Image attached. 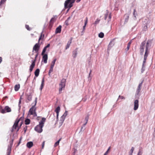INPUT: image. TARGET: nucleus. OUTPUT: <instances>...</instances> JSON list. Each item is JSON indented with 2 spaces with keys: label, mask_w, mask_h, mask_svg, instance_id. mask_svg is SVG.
Returning <instances> with one entry per match:
<instances>
[{
  "label": "nucleus",
  "mask_w": 155,
  "mask_h": 155,
  "mask_svg": "<svg viewBox=\"0 0 155 155\" xmlns=\"http://www.w3.org/2000/svg\"><path fill=\"white\" fill-rule=\"evenodd\" d=\"M60 110V107H57L55 110V111L57 114V120H58V116L59 115V113Z\"/></svg>",
  "instance_id": "14"
},
{
  "label": "nucleus",
  "mask_w": 155,
  "mask_h": 155,
  "mask_svg": "<svg viewBox=\"0 0 155 155\" xmlns=\"http://www.w3.org/2000/svg\"><path fill=\"white\" fill-rule=\"evenodd\" d=\"M0 111L1 113L5 114L11 112V109L8 106H6L4 108H3L2 107H0Z\"/></svg>",
  "instance_id": "5"
},
{
  "label": "nucleus",
  "mask_w": 155,
  "mask_h": 155,
  "mask_svg": "<svg viewBox=\"0 0 155 155\" xmlns=\"http://www.w3.org/2000/svg\"><path fill=\"white\" fill-rule=\"evenodd\" d=\"M39 42L35 44L33 48V50L35 51V52L37 53L39 48L40 45L39 43Z\"/></svg>",
  "instance_id": "9"
},
{
  "label": "nucleus",
  "mask_w": 155,
  "mask_h": 155,
  "mask_svg": "<svg viewBox=\"0 0 155 155\" xmlns=\"http://www.w3.org/2000/svg\"><path fill=\"white\" fill-rule=\"evenodd\" d=\"M150 46V41L148 40L146 44L145 41L142 42L141 43L140 47V54L143 55L145 51V52H146V53L148 54L149 52L148 48Z\"/></svg>",
  "instance_id": "1"
},
{
  "label": "nucleus",
  "mask_w": 155,
  "mask_h": 155,
  "mask_svg": "<svg viewBox=\"0 0 155 155\" xmlns=\"http://www.w3.org/2000/svg\"><path fill=\"white\" fill-rule=\"evenodd\" d=\"M20 143V142H19V143H18V144H19Z\"/></svg>",
  "instance_id": "61"
},
{
  "label": "nucleus",
  "mask_w": 155,
  "mask_h": 155,
  "mask_svg": "<svg viewBox=\"0 0 155 155\" xmlns=\"http://www.w3.org/2000/svg\"><path fill=\"white\" fill-rule=\"evenodd\" d=\"M146 53L147 52H146L145 53V54L144 55V60L143 61V67L144 66V64L146 62L147 57L148 55V54H147Z\"/></svg>",
  "instance_id": "17"
},
{
  "label": "nucleus",
  "mask_w": 155,
  "mask_h": 155,
  "mask_svg": "<svg viewBox=\"0 0 155 155\" xmlns=\"http://www.w3.org/2000/svg\"><path fill=\"white\" fill-rule=\"evenodd\" d=\"M1 4V1H0V4Z\"/></svg>",
  "instance_id": "62"
},
{
  "label": "nucleus",
  "mask_w": 155,
  "mask_h": 155,
  "mask_svg": "<svg viewBox=\"0 0 155 155\" xmlns=\"http://www.w3.org/2000/svg\"><path fill=\"white\" fill-rule=\"evenodd\" d=\"M78 49V48H76L72 52V56L74 58H75L77 57Z\"/></svg>",
  "instance_id": "13"
},
{
  "label": "nucleus",
  "mask_w": 155,
  "mask_h": 155,
  "mask_svg": "<svg viewBox=\"0 0 155 155\" xmlns=\"http://www.w3.org/2000/svg\"><path fill=\"white\" fill-rule=\"evenodd\" d=\"M67 114H68V112L67 111H66L64 113V114L62 115L63 116H64V117H66V116L67 115Z\"/></svg>",
  "instance_id": "40"
},
{
  "label": "nucleus",
  "mask_w": 155,
  "mask_h": 155,
  "mask_svg": "<svg viewBox=\"0 0 155 155\" xmlns=\"http://www.w3.org/2000/svg\"><path fill=\"white\" fill-rule=\"evenodd\" d=\"M56 61V58H55L51 62V66L54 67Z\"/></svg>",
  "instance_id": "27"
},
{
  "label": "nucleus",
  "mask_w": 155,
  "mask_h": 155,
  "mask_svg": "<svg viewBox=\"0 0 155 155\" xmlns=\"http://www.w3.org/2000/svg\"><path fill=\"white\" fill-rule=\"evenodd\" d=\"M107 16H108V13H107V14H106L105 15L104 19L105 20H106V19L107 18Z\"/></svg>",
  "instance_id": "42"
},
{
  "label": "nucleus",
  "mask_w": 155,
  "mask_h": 155,
  "mask_svg": "<svg viewBox=\"0 0 155 155\" xmlns=\"http://www.w3.org/2000/svg\"><path fill=\"white\" fill-rule=\"evenodd\" d=\"M66 80L63 79L61 81V83L60 84L59 91V92L61 91L62 90V88H64L65 86Z\"/></svg>",
  "instance_id": "7"
},
{
  "label": "nucleus",
  "mask_w": 155,
  "mask_h": 155,
  "mask_svg": "<svg viewBox=\"0 0 155 155\" xmlns=\"http://www.w3.org/2000/svg\"><path fill=\"white\" fill-rule=\"evenodd\" d=\"M25 27L28 30H31V29L29 28V26L28 25H25Z\"/></svg>",
  "instance_id": "39"
},
{
  "label": "nucleus",
  "mask_w": 155,
  "mask_h": 155,
  "mask_svg": "<svg viewBox=\"0 0 155 155\" xmlns=\"http://www.w3.org/2000/svg\"><path fill=\"white\" fill-rule=\"evenodd\" d=\"M75 0H67L64 3L65 8H70L73 6V4Z\"/></svg>",
  "instance_id": "6"
},
{
  "label": "nucleus",
  "mask_w": 155,
  "mask_h": 155,
  "mask_svg": "<svg viewBox=\"0 0 155 155\" xmlns=\"http://www.w3.org/2000/svg\"><path fill=\"white\" fill-rule=\"evenodd\" d=\"M33 145V143L32 142H29L27 144V146L29 148H31Z\"/></svg>",
  "instance_id": "20"
},
{
  "label": "nucleus",
  "mask_w": 155,
  "mask_h": 155,
  "mask_svg": "<svg viewBox=\"0 0 155 155\" xmlns=\"http://www.w3.org/2000/svg\"><path fill=\"white\" fill-rule=\"evenodd\" d=\"M44 85V79L43 78L41 81V83L40 87V90L41 91L43 89Z\"/></svg>",
  "instance_id": "21"
},
{
  "label": "nucleus",
  "mask_w": 155,
  "mask_h": 155,
  "mask_svg": "<svg viewBox=\"0 0 155 155\" xmlns=\"http://www.w3.org/2000/svg\"><path fill=\"white\" fill-rule=\"evenodd\" d=\"M87 21H88L87 18L86 17V18L85 20L84 21V25L83 26V31H84L85 29V27H86V25L87 24Z\"/></svg>",
  "instance_id": "18"
},
{
  "label": "nucleus",
  "mask_w": 155,
  "mask_h": 155,
  "mask_svg": "<svg viewBox=\"0 0 155 155\" xmlns=\"http://www.w3.org/2000/svg\"><path fill=\"white\" fill-rule=\"evenodd\" d=\"M13 141L14 139H12L9 142V144L8 146L7 152H11Z\"/></svg>",
  "instance_id": "10"
},
{
  "label": "nucleus",
  "mask_w": 155,
  "mask_h": 155,
  "mask_svg": "<svg viewBox=\"0 0 155 155\" xmlns=\"http://www.w3.org/2000/svg\"><path fill=\"white\" fill-rule=\"evenodd\" d=\"M131 41H130L127 44V45L129 46H130V45L131 44Z\"/></svg>",
  "instance_id": "51"
},
{
  "label": "nucleus",
  "mask_w": 155,
  "mask_h": 155,
  "mask_svg": "<svg viewBox=\"0 0 155 155\" xmlns=\"http://www.w3.org/2000/svg\"><path fill=\"white\" fill-rule=\"evenodd\" d=\"M137 155H141V154H137Z\"/></svg>",
  "instance_id": "60"
},
{
  "label": "nucleus",
  "mask_w": 155,
  "mask_h": 155,
  "mask_svg": "<svg viewBox=\"0 0 155 155\" xmlns=\"http://www.w3.org/2000/svg\"><path fill=\"white\" fill-rule=\"evenodd\" d=\"M143 83V81H142V82L138 85L135 94L136 96H139L140 95L141 88V87Z\"/></svg>",
  "instance_id": "8"
},
{
  "label": "nucleus",
  "mask_w": 155,
  "mask_h": 155,
  "mask_svg": "<svg viewBox=\"0 0 155 155\" xmlns=\"http://www.w3.org/2000/svg\"><path fill=\"white\" fill-rule=\"evenodd\" d=\"M91 71H92L91 70L90 71V73H89V76H90V75L91 74Z\"/></svg>",
  "instance_id": "56"
},
{
  "label": "nucleus",
  "mask_w": 155,
  "mask_h": 155,
  "mask_svg": "<svg viewBox=\"0 0 155 155\" xmlns=\"http://www.w3.org/2000/svg\"><path fill=\"white\" fill-rule=\"evenodd\" d=\"M136 12V10L135 9H134V13H133V15L135 17H136V16L135 15V12Z\"/></svg>",
  "instance_id": "48"
},
{
  "label": "nucleus",
  "mask_w": 155,
  "mask_h": 155,
  "mask_svg": "<svg viewBox=\"0 0 155 155\" xmlns=\"http://www.w3.org/2000/svg\"><path fill=\"white\" fill-rule=\"evenodd\" d=\"M139 101L137 100H136L134 102V110H137L139 107Z\"/></svg>",
  "instance_id": "11"
},
{
  "label": "nucleus",
  "mask_w": 155,
  "mask_h": 155,
  "mask_svg": "<svg viewBox=\"0 0 155 155\" xmlns=\"http://www.w3.org/2000/svg\"><path fill=\"white\" fill-rule=\"evenodd\" d=\"M35 65V61H33L31 65L30 66L29 70L30 72L32 71Z\"/></svg>",
  "instance_id": "16"
},
{
  "label": "nucleus",
  "mask_w": 155,
  "mask_h": 155,
  "mask_svg": "<svg viewBox=\"0 0 155 155\" xmlns=\"http://www.w3.org/2000/svg\"><path fill=\"white\" fill-rule=\"evenodd\" d=\"M142 151L141 150H139V151L138 152V153L137 154H141V155H142Z\"/></svg>",
  "instance_id": "46"
},
{
  "label": "nucleus",
  "mask_w": 155,
  "mask_h": 155,
  "mask_svg": "<svg viewBox=\"0 0 155 155\" xmlns=\"http://www.w3.org/2000/svg\"><path fill=\"white\" fill-rule=\"evenodd\" d=\"M110 147H109L108 149V150H107L104 153V155H107L108 154V152H109V150H110Z\"/></svg>",
  "instance_id": "36"
},
{
  "label": "nucleus",
  "mask_w": 155,
  "mask_h": 155,
  "mask_svg": "<svg viewBox=\"0 0 155 155\" xmlns=\"http://www.w3.org/2000/svg\"><path fill=\"white\" fill-rule=\"evenodd\" d=\"M20 120V119H17L15 120V121L14 124V125L12 126V128L11 130V132H13L16 129H17V131H18L19 130V129L20 128V127L22 124V123H23L22 122H21V123L20 124V126H18V123L19 122Z\"/></svg>",
  "instance_id": "3"
},
{
  "label": "nucleus",
  "mask_w": 155,
  "mask_h": 155,
  "mask_svg": "<svg viewBox=\"0 0 155 155\" xmlns=\"http://www.w3.org/2000/svg\"><path fill=\"white\" fill-rule=\"evenodd\" d=\"M130 46H129V45H127V50H128L129 49V48H130Z\"/></svg>",
  "instance_id": "53"
},
{
  "label": "nucleus",
  "mask_w": 155,
  "mask_h": 155,
  "mask_svg": "<svg viewBox=\"0 0 155 155\" xmlns=\"http://www.w3.org/2000/svg\"><path fill=\"white\" fill-rule=\"evenodd\" d=\"M131 41H130L127 44V45L129 46H130V45L131 44Z\"/></svg>",
  "instance_id": "52"
},
{
  "label": "nucleus",
  "mask_w": 155,
  "mask_h": 155,
  "mask_svg": "<svg viewBox=\"0 0 155 155\" xmlns=\"http://www.w3.org/2000/svg\"><path fill=\"white\" fill-rule=\"evenodd\" d=\"M50 46V44H48L45 47L47 49V48L49 47Z\"/></svg>",
  "instance_id": "50"
},
{
  "label": "nucleus",
  "mask_w": 155,
  "mask_h": 155,
  "mask_svg": "<svg viewBox=\"0 0 155 155\" xmlns=\"http://www.w3.org/2000/svg\"><path fill=\"white\" fill-rule=\"evenodd\" d=\"M37 98L36 97L35 99V104L34 105L32 106L29 110V113L33 115L34 117L37 116V115L35 112V106L36 105L37 102Z\"/></svg>",
  "instance_id": "4"
},
{
  "label": "nucleus",
  "mask_w": 155,
  "mask_h": 155,
  "mask_svg": "<svg viewBox=\"0 0 155 155\" xmlns=\"http://www.w3.org/2000/svg\"><path fill=\"white\" fill-rule=\"evenodd\" d=\"M43 55L42 61H43V62L45 63H46L47 62V61L48 58V55L45 54Z\"/></svg>",
  "instance_id": "12"
},
{
  "label": "nucleus",
  "mask_w": 155,
  "mask_h": 155,
  "mask_svg": "<svg viewBox=\"0 0 155 155\" xmlns=\"http://www.w3.org/2000/svg\"><path fill=\"white\" fill-rule=\"evenodd\" d=\"M127 15V17H126L125 20V22L127 23L128 21L129 18V16L128 15Z\"/></svg>",
  "instance_id": "33"
},
{
  "label": "nucleus",
  "mask_w": 155,
  "mask_h": 155,
  "mask_svg": "<svg viewBox=\"0 0 155 155\" xmlns=\"http://www.w3.org/2000/svg\"><path fill=\"white\" fill-rule=\"evenodd\" d=\"M38 56V53H37V54L36 55L35 57V59L33 61H35V62L36 61V58Z\"/></svg>",
  "instance_id": "44"
},
{
  "label": "nucleus",
  "mask_w": 155,
  "mask_h": 155,
  "mask_svg": "<svg viewBox=\"0 0 155 155\" xmlns=\"http://www.w3.org/2000/svg\"><path fill=\"white\" fill-rule=\"evenodd\" d=\"M46 120V119L42 118L41 120L39 122V124L37 125L35 128V130L38 133H40L42 131V127Z\"/></svg>",
  "instance_id": "2"
},
{
  "label": "nucleus",
  "mask_w": 155,
  "mask_h": 155,
  "mask_svg": "<svg viewBox=\"0 0 155 155\" xmlns=\"http://www.w3.org/2000/svg\"><path fill=\"white\" fill-rule=\"evenodd\" d=\"M40 70L39 69H37L35 72V75L36 77H37L39 74Z\"/></svg>",
  "instance_id": "23"
},
{
  "label": "nucleus",
  "mask_w": 155,
  "mask_h": 155,
  "mask_svg": "<svg viewBox=\"0 0 155 155\" xmlns=\"http://www.w3.org/2000/svg\"><path fill=\"white\" fill-rule=\"evenodd\" d=\"M20 87L19 84H16L15 86V91H18Z\"/></svg>",
  "instance_id": "24"
},
{
  "label": "nucleus",
  "mask_w": 155,
  "mask_h": 155,
  "mask_svg": "<svg viewBox=\"0 0 155 155\" xmlns=\"http://www.w3.org/2000/svg\"><path fill=\"white\" fill-rule=\"evenodd\" d=\"M134 150V147H132L131 148L129 152V155H132V153Z\"/></svg>",
  "instance_id": "28"
},
{
  "label": "nucleus",
  "mask_w": 155,
  "mask_h": 155,
  "mask_svg": "<svg viewBox=\"0 0 155 155\" xmlns=\"http://www.w3.org/2000/svg\"><path fill=\"white\" fill-rule=\"evenodd\" d=\"M87 123L85 122V123L83 124L82 126L81 127V130H82L83 129V127H85Z\"/></svg>",
  "instance_id": "38"
},
{
  "label": "nucleus",
  "mask_w": 155,
  "mask_h": 155,
  "mask_svg": "<svg viewBox=\"0 0 155 155\" xmlns=\"http://www.w3.org/2000/svg\"><path fill=\"white\" fill-rule=\"evenodd\" d=\"M54 20H55V19H54V18H52L51 19V20L50 21V22H49V27H51L52 26V25L53 24V23L54 21Z\"/></svg>",
  "instance_id": "19"
},
{
  "label": "nucleus",
  "mask_w": 155,
  "mask_h": 155,
  "mask_svg": "<svg viewBox=\"0 0 155 155\" xmlns=\"http://www.w3.org/2000/svg\"><path fill=\"white\" fill-rule=\"evenodd\" d=\"M44 37V35L42 34V32L41 33L40 38L38 39V42H39L40 40L41 39L42 37L43 38Z\"/></svg>",
  "instance_id": "34"
},
{
  "label": "nucleus",
  "mask_w": 155,
  "mask_h": 155,
  "mask_svg": "<svg viewBox=\"0 0 155 155\" xmlns=\"http://www.w3.org/2000/svg\"><path fill=\"white\" fill-rule=\"evenodd\" d=\"M24 129H25V130H24V131H25V133L26 131V130L27 129V127H26V128H24Z\"/></svg>",
  "instance_id": "57"
},
{
  "label": "nucleus",
  "mask_w": 155,
  "mask_h": 155,
  "mask_svg": "<svg viewBox=\"0 0 155 155\" xmlns=\"http://www.w3.org/2000/svg\"><path fill=\"white\" fill-rule=\"evenodd\" d=\"M45 141H43V142L42 143V149H43L44 147L45 146Z\"/></svg>",
  "instance_id": "41"
},
{
  "label": "nucleus",
  "mask_w": 155,
  "mask_h": 155,
  "mask_svg": "<svg viewBox=\"0 0 155 155\" xmlns=\"http://www.w3.org/2000/svg\"><path fill=\"white\" fill-rule=\"evenodd\" d=\"M53 67L50 66V68L48 72V74L49 75H50V74L53 71Z\"/></svg>",
  "instance_id": "32"
},
{
  "label": "nucleus",
  "mask_w": 155,
  "mask_h": 155,
  "mask_svg": "<svg viewBox=\"0 0 155 155\" xmlns=\"http://www.w3.org/2000/svg\"><path fill=\"white\" fill-rule=\"evenodd\" d=\"M11 152H7V155H10Z\"/></svg>",
  "instance_id": "55"
},
{
  "label": "nucleus",
  "mask_w": 155,
  "mask_h": 155,
  "mask_svg": "<svg viewBox=\"0 0 155 155\" xmlns=\"http://www.w3.org/2000/svg\"><path fill=\"white\" fill-rule=\"evenodd\" d=\"M111 18V14H110L109 15V17H108V18L109 19V20H108V21H109L110 20Z\"/></svg>",
  "instance_id": "47"
},
{
  "label": "nucleus",
  "mask_w": 155,
  "mask_h": 155,
  "mask_svg": "<svg viewBox=\"0 0 155 155\" xmlns=\"http://www.w3.org/2000/svg\"><path fill=\"white\" fill-rule=\"evenodd\" d=\"M61 26L59 25L56 28L55 31V34L59 33L61 32Z\"/></svg>",
  "instance_id": "15"
},
{
  "label": "nucleus",
  "mask_w": 155,
  "mask_h": 155,
  "mask_svg": "<svg viewBox=\"0 0 155 155\" xmlns=\"http://www.w3.org/2000/svg\"><path fill=\"white\" fill-rule=\"evenodd\" d=\"M100 20L97 19L95 22V24H97L99 22Z\"/></svg>",
  "instance_id": "45"
},
{
  "label": "nucleus",
  "mask_w": 155,
  "mask_h": 155,
  "mask_svg": "<svg viewBox=\"0 0 155 155\" xmlns=\"http://www.w3.org/2000/svg\"><path fill=\"white\" fill-rule=\"evenodd\" d=\"M30 120L28 119H26L25 120V124L26 125L28 124H30Z\"/></svg>",
  "instance_id": "30"
},
{
  "label": "nucleus",
  "mask_w": 155,
  "mask_h": 155,
  "mask_svg": "<svg viewBox=\"0 0 155 155\" xmlns=\"http://www.w3.org/2000/svg\"><path fill=\"white\" fill-rule=\"evenodd\" d=\"M144 71V70L143 69V67L142 69V71H141L142 73H143Z\"/></svg>",
  "instance_id": "59"
},
{
  "label": "nucleus",
  "mask_w": 155,
  "mask_h": 155,
  "mask_svg": "<svg viewBox=\"0 0 155 155\" xmlns=\"http://www.w3.org/2000/svg\"><path fill=\"white\" fill-rule=\"evenodd\" d=\"M98 36L100 38H103L104 37V34L103 32H101L99 34Z\"/></svg>",
  "instance_id": "31"
},
{
  "label": "nucleus",
  "mask_w": 155,
  "mask_h": 155,
  "mask_svg": "<svg viewBox=\"0 0 155 155\" xmlns=\"http://www.w3.org/2000/svg\"><path fill=\"white\" fill-rule=\"evenodd\" d=\"M61 138H60L55 143V144H54V147H56L57 146H58L59 145V142H60V141L61 140Z\"/></svg>",
  "instance_id": "26"
},
{
  "label": "nucleus",
  "mask_w": 155,
  "mask_h": 155,
  "mask_svg": "<svg viewBox=\"0 0 155 155\" xmlns=\"http://www.w3.org/2000/svg\"><path fill=\"white\" fill-rule=\"evenodd\" d=\"M32 97V95L31 94H27L26 96V98L28 101H30L31 100Z\"/></svg>",
  "instance_id": "22"
},
{
  "label": "nucleus",
  "mask_w": 155,
  "mask_h": 155,
  "mask_svg": "<svg viewBox=\"0 0 155 155\" xmlns=\"http://www.w3.org/2000/svg\"><path fill=\"white\" fill-rule=\"evenodd\" d=\"M88 118H89V117L88 116H86L85 117V119H84V121L85 122L87 123L88 120Z\"/></svg>",
  "instance_id": "37"
},
{
  "label": "nucleus",
  "mask_w": 155,
  "mask_h": 155,
  "mask_svg": "<svg viewBox=\"0 0 155 155\" xmlns=\"http://www.w3.org/2000/svg\"><path fill=\"white\" fill-rule=\"evenodd\" d=\"M2 61V58L1 57H0V64Z\"/></svg>",
  "instance_id": "54"
},
{
  "label": "nucleus",
  "mask_w": 155,
  "mask_h": 155,
  "mask_svg": "<svg viewBox=\"0 0 155 155\" xmlns=\"http://www.w3.org/2000/svg\"><path fill=\"white\" fill-rule=\"evenodd\" d=\"M21 99H20L19 101V104H18L19 107H21V106H20V104H21Z\"/></svg>",
  "instance_id": "49"
},
{
  "label": "nucleus",
  "mask_w": 155,
  "mask_h": 155,
  "mask_svg": "<svg viewBox=\"0 0 155 155\" xmlns=\"http://www.w3.org/2000/svg\"><path fill=\"white\" fill-rule=\"evenodd\" d=\"M119 98H120L121 99H125V98L123 97V96H121L119 95Z\"/></svg>",
  "instance_id": "43"
},
{
  "label": "nucleus",
  "mask_w": 155,
  "mask_h": 155,
  "mask_svg": "<svg viewBox=\"0 0 155 155\" xmlns=\"http://www.w3.org/2000/svg\"><path fill=\"white\" fill-rule=\"evenodd\" d=\"M46 50V48L45 47L42 51V53H41L42 55H43L44 54V53L45 52Z\"/></svg>",
  "instance_id": "35"
},
{
  "label": "nucleus",
  "mask_w": 155,
  "mask_h": 155,
  "mask_svg": "<svg viewBox=\"0 0 155 155\" xmlns=\"http://www.w3.org/2000/svg\"><path fill=\"white\" fill-rule=\"evenodd\" d=\"M71 40L70 41H68V43L67 44V45L66 47V49H68L70 47V45L71 44Z\"/></svg>",
  "instance_id": "25"
},
{
  "label": "nucleus",
  "mask_w": 155,
  "mask_h": 155,
  "mask_svg": "<svg viewBox=\"0 0 155 155\" xmlns=\"http://www.w3.org/2000/svg\"><path fill=\"white\" fill-rule=\"evenodd\" d=\"M81 0H77V1H76V2H79L80 1H81Z\"/></svg>",
  "instance_id": "58"
},
{
  "label": "nucleus",
  "mask_w": 155,
  "mask_h": 155,
  "mask_svg": "<svg viewBox=\"0 0 155 155\" xmlns=\"http://www.w3.org/2000/svg\"><path fill=\"white\" fill-rule=\"evenodd\" d=\"M65 117H64L63 116H62L60 118V121H61V123H62L64 121Z\"/></svg>",
  "instance_id": "29"
}]
</instances>
